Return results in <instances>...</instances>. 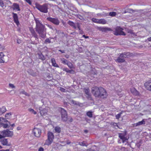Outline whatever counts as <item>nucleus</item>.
<instances>
[{
  "label": "nucleus",
  "mask_w": 151,
  "mask_h": 151,
  "mask_svg": "<svg viewBox=\"0 0 151 151\" xmlns=\"http://www.w3.org/2000/svg\"><path fill=\"white\" fill-rule=\"evenodd\" d=\"M99 19L95 18H92L91 19V21L97 24H99Z\"/></svg>",
  "instance_id": "obj_31"
},
{
  "label": "nucleus",
  "mask_w": 151,
  "mask_h": 151,
  "mask_svg": "<svg viewBox=\"0 0 151 151\" xmlns=\"http://www.w3.org/2000/svg\"><path fill=\"white\" fill-rule=\"evenodd\" d=\"M6 111V109L5 106H3L1 108H0V114H2Z\"/></svg>",
  "instance_id": "obj_26"
},
{
  "label": "nucleus",
  "mask_w": 151,
  "mask_h": 151,
  "mask_svg": "<svg viewBox=\"0 0 151 151\" xmlns=\"http://www.w3.org/2000/svg\"><path fill=\"white\" fill-rule=\"evenodd\" d=\"M82 37H84L86 39V38H88L89 37L88 36H85V35H83V36H82Z\"/></svg>",
  "instance_id": "obj_53"
},
{
  "label": "nucleus",
  "mask_w": 151,
  "mask_h": 151,
  "mask_svg": "<svg viewBox=\"0 0 151 151\" xmlns=\"http://www.w3.org/2000/svg\"><path fill=\"white\" fill-rule=\"evenodd\" d=\"M123 29L119 27H117L115 28L114 34L116 35H125V33L123 31Z\"/></svg>",
  "instance_id": "obj_7"
},
{
  "label": "nucleus",
  "mask_w": 151,
  "mask_h": 151,
  "mask_svg": "<svg viewBox=\"0 0 151 151\" xmlns=\"http://www.w3.org/2000/svg\"><path fill=\"white\" fill-rule=\"evenodd\" d=\"M0 6L2 7L4 6V3L2 0H0Z\"/></svg>",
  "instance_id": "obj_40"
},
{
  "label": "nucleus",
  "mask_w": 151,
  "mask_h": 151,
  "mask_svg": "<svg viewBox=\"0 0 151 151\" xmlns=\"http://www.w3.org/2000/svg\"><path fill=\"white\" fill-rule=\"evenodd\" d=\"M5 121H3L0 124V126L3 127L4 128H6L8 127L11 124L6 119H5Z\"/></svg>",
  "instance_id": "obj_12"
},
{
  "label": "nucleus",
  "mask_w": 151,
  "mask_h": 151,
  "mask_svg": "<svg viewBox=\"0 0 151 151\" xmlns=\"http://www.w3.org/2000/svg\"><path fill=\"white\" fill-rule=\"evenodd\" d=\"M68 23L70 26L73 27L74 28H76V26L75 24L73 22H72L70 20H69Z\"/></svg>",
  "instance_id": "obj_27"
},
{
  "label": "nucleus",
  "mask_w": 151,
  "mask_h": 151,
  "mask_svg": "<svg viewBox=\"0 0 151 151\" xmlns=\"http://www.w3.org/2000/svg\"><path fill=\"white\" fill-rule=\"evenodd\" d=\"M61 114V119L63 121H66L68 120L67 112L64 109L60 107L59 108Z\"/></svg>",
  "instance_id": "obj_6"
},
{
  "label": "nucleus",
  "mask_w": 151,
  "mask_h": 151,
  "mask_svg": "<svg viewBox=\"0 0 151 151\" xmlns=\"http://www.w3.org/2000/svg\"><path fill=\"white\" fill-rule=\"evenodd\" d=\"M61 61L62 63L65 65H67V63H68V61L64 58L61 59Z\"/></svg>",
  "instance_id": "obj_29"
},
{
  "label": "nucleus",
  "mask_w": 151,
  "mask_h": 151,
  "mask_svg": "<svg viewBox=\"0 0 151 151\" xmlns=\"http://www.w3.org/2000/svg\"><path fill=\"white\" fill-rule=\"evenodd\" d=\"M67 73H74V71L73 70H69L68 69Z\"/></svg>",
  "instance_id": "obj_46"
},
{
  "label": "nucleus",
  "mask_w": 151,
  "mask_h": 151,
  "mask_svg": "<svg viewBox=\"0 0 151 151\" xmlns=\"http://www.w3.org/2000/svg\"><path fill=\"white\" fill-rule=\"evenodd\" d=\"M22 93L23 94H25V95L27 96H29V94L27 93L26 92H25L24 91H22Z\"/></svg>",
  "instance_id": "obj_45"
},
{
  "label": "nucleus",
  "mask_w": 151,
  "mask_h": 151,
  "mask_svg": "<svg viewBox=\"0 0 151 151\" xmlns=\"http://www.w3.org/2000/svg\"><path fill=\"white\" fill-rule=\"evenodd\" d=\"M17 42L18 44H20L21 42V40L19 39H17Z\"/></svg>",
  "instance_id": "obj_50"
},
{
  "label": "nucleus",
  "mask_w": 151,
  "mask_h": 151,
  "mask_svg": "<svg viewBox=\"0 0 151 151\" xmlns=\"http://www.w3.org/2000/svg\"><path fill=\"white\" fill-rule=\"evenodd\" d=\"M28 110L30 112H31L34 114H36L37 113V112L35 111L33 109L30 108L28 109Z\"/></svg>",
  "instance_id": "obj_35"
},
{
  "label": "nucleus",
  "mask_w": 151,
  "mask_h": 151,
  "mask_svg": "<svg viewBox=\"0 0 151 151\" xmlns=\"http://www.w3.org/2000/svg\"><path fill=\"white\" fill-rule=\"evenodd\" d=\"M131 92L134 95L139 96V92L137 91L136 89L134 87L131 88L130 89Z\"/></svg>",
  "instance_id": "obj_16"
},
{
  "label": "nucleus",
  "mask_w": 151,
  "mask_h": 151,
  "mask_svg": "<svg viewBox=\"0 0 151 151\" xmlns=\"http://www.w3.org/2000/svg\"><path fill=\"white\" fill-rule=\"evenodd\" d=\"M48 27H50V25H48Z\"/></svg>",
  "instance_id": "obj_64"
},
{
  "label": "nucleus",
  "mask_w": 151,
  "mask_h": 151,
  "mask_svg": "<svg viewBox=\"0 0 151 151\" xmlns=\"http://www.w3.org/2000/svg\"><path fill=\"white\" fill-rule=\"evenodd\" d=\"M27 2L29 4L32 5V2L31 0H24Z\"/></svg>",
  "instance_id": "obj_44"
},
{
  "label": "nucleus",
  "mask_w": 151,
  "mask_h": 151,
  "mask_svg": "<svg viewBox=\"0 0 151 151\" xmlns=\"http://www.w3.org/2000/svg\"><path fill=\"white\" fill-rule=\"evenodd\" d=\"M113 125L114 126H117V123H113Z\"/></svg>",
  "instance_id": "obj_57"
},
{
  "label": "nucleus",
  "mask_w": 151,
  "mask_h": 151,
  "mask_svg": "<svg viewBox=\"0 0 151 151\" xmlns=\"http://www.w3.org/2000/svg\"><path fill=\"white\" fill-rule=\"evenodd\" d=\"M47 138L46 140L45 145H49L52 142L54 138L53 134L51 132L49 131L47 134Z\"/></svg>",
  "instance_id": "obj_5"
},
{
  "label": "nucleus",
  "mask_w": 151,
  "mask_h": 151,
  "mask_svg": "<svg viewBox=\"0 0 151 151\" xmlns=\"http://www.w3.org/2000/svg\"><path fill=\"white\" fill-rule=\"evenodd\" d=\"M39 58L42 60H44L45 59L44 56L42 53L39 55Z\"/></svg>",
  "instance_id": "obj_32"
},
{
  "label": "nucleus",
  "mask_w": 151,
  "mask_h": 151,
  "mask_svg": "<svg viewBox=\"0 0 151 151\" xmlns=\"http://www.w3.org/2000/svg\"><path fill=\"white\" fill-rule=\"evenodd\" d=\"M145 124V121L143 119L142 121L138 122L135 124H134L135 125V126H139L140 125H142V124Z\"/></svg>",
  "instance_id": "obj_22"
},
{
  "label": "nucleus",
  "mask_w": 151,
  "mask_h": 151,
  "mask_svg": "<svg viewBox=\"0 0 151 151\" xmlns=\"http://www.w3.org/2000/svg\"><path fill=\"white\" fill-rule=\"evenodd\" d=\"M106 23V21L104 19H99V24H105Z\"/></svg>",
  "instance_id": "obj_25"
},
{
  "label": "nucleus",
  "mask_w": 151,
  "mask_h": 151,
  "mask_svg": "<svg viewBox=\"0 0 151 151\" xmlns=\"http://www.w3.org/2000/svg\"><path fill=\"white\" fill-rule=\"evenodd\" d=\"M1 151H13L12 150H9V149H7L6 150H1Z\"/></svg>",
  "instance_id": "obj_55"
},
{
  "label": "nucleus",
  "mask_w": 151,
  "mask_h": 151,
  "mask_svg": "<svg viewBox=\"0 0 151 151\" xmlns=\"http://www.w3.org/2000/svg\"><path fill=\"white\" fill-rule=\"evenodd\" d=\"M1 143L3 145L9 146L10 145V144H9L7 139H3L1 141Z\"/></svg>",
  "instance_id": "obj_19"
},
{
  "label": "nucleus",
  "mask_w": 151,
  "mask_h": 151,
  "mask_svg": "<svg viewBox=\"0 0 151 151\" xmlns=\"http://www.w3.org/2000/svg\"><path fill=\"white\" fill-rule=\"evenodd\" d=\"M38 151H44L43 148L42 147H40L38 150Z\"/></svg>",
  "instance_id": "obj_52"
},
{
  "label": "nucleus",
  "mask_w": 151,
  "mask_h": 151,
  "mask_svg": "<svg viewBox=\"0 0 151 151\" xmlns=\"http://www.w3.org/2000/svg\"><path fill=\"white\" fill-rule=\"evenodd\" d=\"M148 41H151V37H150L149 38H148Z\"/></svg>",
  "instance_id": "obj_59"
},
{
  "label": "nucleus",
  "mask_w": 151,
  "mask_h": 151,
  "mask_svg": "<svg viewBox=\"0 0 151 151\" xmlns=\"http://www.w3.org/2000/svg\"><path fill=\"white\" fill-rule=\"evenodd\" d=\"M109 15L111 17H114L116 15V13L115 12H111L109 13Z\"/></svg>",
  "instance_id": "obj_36"
},
{
  "label": "nucleus",
  "mask_w": 151,
  "mask_h": 151,
  "mask_svg": "<svg viewBox=\"0 0 151 151\" xmlns=\"http://www.w3.org/2000/svg\"><path fill=\"white\" fill-rule=\"evenodd\" d=\"M60 90L62 92H66V90L63 88L60 87Z\"/></svg>",
  "instance_id": "obj_41"
},
{
  "label": "nucleus",
  "mask_w": 151,
  "mask_h": 151,
  "mask_svg": "<svg viewBox=\"0 0 151 151\" xmlns=\"http://www.w3.org/2000/svg\"><path fill=\"white\" fill-rule=\"evenodd\" d=\"M15 126V125H14V124H12L11 125V126L12 127H14V126Z\"/></svg>",
  "instance_id": "obj_61"
},
{
  "label": "nucleus",
  "mask_w": 151,
  "mask_h": 151,
  "mask_svg": "<svg viewBox=\"0 0 151 151\" xmlns=\"http://www.w3.org/2000/svg\"><path fill=\"white\" fill-rule=\"evenodd\" d=\"M36 26V30L38 34H40L41 32H43L45 28V26L40 21L37 19H35Z\"/></svg>",
  "instance_id": "obj_2"
},
{
  "label": "nucleus",
  "mask_w": 151,
  "mask_h": 151,
  "mask_svg": "<svg viewBox=\"0 0 151 151\" xmlns=\"http://www.w3.org/2000/svg\"><path fill=\"white\" fill-rule=\"evenodd\" d=\"M55 130L56 132L59 133L61 132L60 128L59 126L56 127L55 128Z\"/></svg>",
  "instance_id": "obj_28"
},
{
  "label": "nucleus",
  "mask_w": 151,
  "mask_h": 151,
  "mask_svg": "<svg viewBox=\"0 0 151 151\" xmlns=\"http://www.w3.org/2000/svg\"><path fill=\"white\" fill-rule=\"evenodd\" d=\"M4 62V57L0 58V63H3Z\"/></svg>",
  "instance_id": "obj_43"
},
{
  "label": "nucleus",
  "mask_w": 151,
  "mask_h": 151,
  "mask_svg": "<svg viewBox=\"0 0 151 151\" xmlns=\"http://www.w3.org/2000/svg\"><path fill=\"white\" fill-rule=\"evenodd\" d=\"M126 134L123 133H119V137L122 140V142L124 143L128 139L125 137Z\"/></svg>",
  "instance_id": "obj_15"
},
{
  "label": "nucleus",
  "mask_w": 151,
  "mask_h": 151,
  "mask_svg": "<svg viewBox=\"0 0 151 151\" xmlns=\"http://www.w3.org/2000/svg\"><path fill=\"white\" fill-rule=\"evenodd\" d=\"M19 127H17V129L18 130H19Z\"/></svg>",
  "instance_id": "obj_62"
},
{
  "label": "nucleus",
  "mask_w": 151,
  "mask_h": 151,
  "mask_svg": "<svg viewBox=\"0 0 151 151\" xmlns=\"http://www.w3.org/2000/svg\"><path fill=\"white\" fill-rule=\"evenodd\" d=\"M9 85L10 87H11L12 88H15V86L13 84L9 83Z\"/></svg>",
  "instance_id": "obj_47"
},
{
  "label": "nucleus",
  "mask_w": 151,
  "mask_h": 151,
  "mask_svg": "<svg viewBox=\"0 0 151 151\" xmlns=\"http://www.w3.org/2000/svg\"><path fill=\"white\" fill-rule=\"evenodd\" d=\"M4 137L2 134V135L0 134V139H1Z\"/></svg>",
  "instance_id": "obj_58"
},
{
  "label": "nucleus",
  "mask_w": 151,
  "mask_h": 151,
  "mask_svg": "<svg viewBox=\"0 0 151 151\" xmlns=\"http://www.w3.org/2000/svg\"><path fill=\"white\" fill-rule=\"evenodd\" d=\"M93 112L91 111H88L86 113V115L89 118H92L93 117Z\"/></svg>",
  "instance_id": "obj_23"
},
{
  "label": "nucleus",
  "mask_w": 151,
  "mask_h": 151,
  "mask_svg": "<svg viewBox=\"0 0 151 151\" xmlns=\"http://www.w3.org/2000/svg\"><path fill=\"white\" fill-rule=\"evenodd\" d=\"M2 148L1 146L0 145V149Z\"/></svg>",
  "instance_id": "obj_63"
},
{
  "label": "nucleus",
  "mask_w": 151,
  "mask_h": 151,
  "mask_svg": "<svg viewBox=\"0 0 151 151\" xmlns=\"http://www.w3.org/2000/svg\"><path fill=\"white\" fill-rule=\"evenodd\" d=\"M4 55L2 52H0V58H2L4 57Z\"/></svg>",
  "instance_id": "obj_51"
},
{
  "label": "nucleus",
  "mask_w": 151,
  "mask_h": 151,
  "mask_svg": "<svg viewBox=\"0 0 151 151\" xmlns=\"http://www.w3.org/2000/svg\"><path fill=\"white\" fill-rule=\"evenodd\" d=\"M130 55V53L127 52L126 53H123L120 54L119 57L117 59L115 60L116 62L119 63H122L125 62V60L124 58H128V56Z\"/></svg>",
  "instance_id": "obj_4"
},
{
  "label": "nucleus",
  "mask_w": 151,
  "mask_h": 151,
  "mask_svg": "<svg viewBox=\"0 0 151 151\" xmlns=\"http://www.w3.org/2000/svg\"><path fill=\"white\" fill-rule=\"evenodd\" d=\"M59 51L60 52L62 53H64L65 52L64 50H59Z\"/></svg>",
  "instance_id": "obj_54"
},
{
  "label": "nucleus",
  "mask_w": 151,
  "mask_h": 151,
  "mask_svg": "<svg viewBox=\"0 0 151 151\" xmlns=\"http://www.w3.org/2000/svg\"><path fill=\"white\" fill-rule=\"evenodd\" d=\"M35 5V7L40 12L44 13L48 12V6L47 4H45L40 5L38 3H36Z\"/></svg>",
  "instance_id": "obj_3"
},
{
  "label": "nucleus",
  "mask_w": 151,
  "mask_h": 151,
  "mask_svg": "<svg viewBox=\"0 0 151 151\" xmlns=\"http://www.w3.org/2000/svg\"><path fill=\"white\" fill-rule=\"evenodd\" d=\"M43 32H41L40 34H39L40 37L43 38H44L46 36V34H44L43 33Z\"/></svg>",
  "instance_id": "obj_38"
},
{
  "label": "nucleus",
  "mask_w": 151,
  "mask_h": 151,
  "mask_svg": "<svg viewBox=\"0 0 151 151\" xmlns=\"http://www.w3.org/2000/svg\"><path fill=\"white\" fill-rule=\"evenodd\" d=\"M1 134L4 137H11L13 135L12 131H10L9 129H7L4 130L1 132Z\"/></svg>",
  "instance_id": "obj_9"
},
{
  "label": "nucleus",
  "mask_w": 151,
  "mask_h": 151,
  "mask_svg": "<svg viewBox=\"0 0 151 151\" xmlns=\"http://www.w3.org/2000/svg\"><path fill=\"white\" fill-rule=\"evenodd\" d=\"M29 30L32 36L36 39H38V38L37 35L33 28L30 27L29 28Z\"/></svg>",
  "instance_id": "obj_17"
},
{
  "label": "nucleus",
  "mask_w": 151,
  "mask_h": 151,
  "mask_svg": "<svg viewBox=\"0 0 151 151\" xmlns=\"http://www.w3.org/2000/svg\"><path fill=\"white\" fill-rule=\"evenodd\" d=\"M46 19L48 21L51 22L56 25H58L60 23V22L57 18H52L49 17H47Z\"/></svg>",
  "instance_id": "obj_11"
},
{
  "label": "nucleus",
  "mask_w": 151,
  "mask_h": 151,
  "mask_svg": "<svg viewBox=\"0 0 151 151\" xmlns=\"http://www.w3.org/2000/svg\"><path fill=\"white\" fill-rule=\"evenodd\" d=\"M73 121V119L72 118H71L69 120V121L70 122H72Z\"/></svg>",
  "instance_id": "obj_56"
},
{
  "label": "nucleus",
  "mask_w": 151,
  "mask_h": 151,
  "mask_svg": "<svg viewBox=\"0 0 151 151\" xmlns=\"http://www.w3.org/2000/svg\"><path fill=\"white\" fill-rule=\"evenodd\" d=\"M11 115V114L10 113L6 114L5 115V117L7 119H8L10 117Z\"/></svg>",
  "instance_id": "obj_39"
},
{
  "label": "nucleus",
  "mask_w": 151,
  "mask_h": 151,
  "mask_svg": "<svg viewBox=\"0 0 151 151\" xmlns=\"http://www.w3.org/2000/svg\"><path fill=\"white\" fill-rule=\"evenodd\" d=\"M40 113L41 116H45L47 114L48 109L47 108L42 109V107L39 108Z\"/></svg>",
  "instance_id": "obj_14"
},
{
  "label": "nucleus",
  "mask_w": 151,
  "mask_h": 151,
  "mask_svg": "<svg viewBox=\"0 0 151 151\" xmlns=\"http://www.w3.org/2000/svg\"><path fill=\"white\" fill-rule=\"evenodd\" d=\"M68 68H64L63 69V71H65L67 73L68 72Z\"/></svg>",
  "instance_id": "obj_48"
},
{
  "label": "nucleus",
  "mask_w": 151,
  "mask_h": 151,
  "mask_svg": "<svg viewBox=\"0 0 151 151\" xmlns=\"http://www.w3.org/2000/svg\"><path fill=\"white\" fill-rule=\"evenodd\" d=\"M13 18L14 19V22L17 25L19 24V22L18 19V17L17 15V14L13 13Z\"/></svg>",
  "instance_id": "obj_18"
},
{
  "label": "nucleus",
  "mask_w": 151,
  "mask_h": 151,
  "mask_svg": "<svg viewBox=\"0 0 151 151\" xmlns=\"http://www.w3.org/2000/svg\"><path fill=\"white\" fill-rule=\"evenodd\" d=\"M122 112H120L117 115H116V119H119L121 115L122 114Z\"/></svg>",
  "instance_id": "obj_37"
},
{
  "label": "nucleus",
  "mask_w": 151,
  "mask_h": 151,
  "mask_svg": "<svg viewBox=\"0 0 151 151\" xmlns=\"http://www.w3.org/2000/svg\"><path fill=\"white\" fill-rule=\"evenodd\" d=\"M50 38L51 39H52V38H51V37H50L49 38H47L45 40V42H44L46 44L47 43H50L51 42L50 41Z\"/></svg>",
  "instance_id": "obj_33"
},
{
  "label": "nucleus",
  "mask_w": 151,
  "mask_h": 151,
  "mask_svg": "<svg viewBox=\"0 0 151 151\" xmlns=\"http://www.w3.org/2000/svg\"><path fill=\"white\" fill-rule=\"evenodd\" d=\"M71 103L76 105H78L79 104V103L77 101L72 100L71 101Z\"/></svg>",
  "instance_id": "obj_34"
},
{
  "label": "nucleus",
  "mask_w": 151,
  "mask_h": 151,
  "mask_svg": "<svg viewBox=\"0 0 151 151\" xmlns=\"http://www.w3.org/2000/svg\"><path fill=\"white\" fill-rule=\"evenodd\" d=\"M144 86L145 88L147 90L151 91V78L150 80L145 83Z\"/></svg>",
  "instance_id": "obj_13"
},
{
  "label": "nucleus",
  "mask_w": 151,
  "mask_h": 151,
  "mask_svg": "<svg viewBox=\"0 0 151 151\" xmlns=\"http://www.w3.org/2000/svg\"><path fill=\"white\" fill-rule=\"evenodd\" d=\"M67 65L70 69L73 68L75 69V68L73 66V65L71 63L68 61V63H67Z\"/></svg>",
  "instance_id": "obj_24"
},
{
  "label": "nucleus",
  "mask_w": 151,
  "mask_h": 151,
  "mask_svg": "<svg viewBox=\"0 0 151 151\" xmlns=\"http://www.w3.org/2000/svg\"><path fill=\"white\" fill-rule=\"evenodd\" d=\"M14 9H16L18 11H20V9L19 4L17 3H14L13 5Z\"/></svg>",
  "instance_id": "obj_21"
},
{
  "label": "nucleus",
  "mask_w": 151,
  "mask_h": 151,
  "mask_svg": "<svg viewBox=\"0 0 151 151\" xmlns=\"http://www.w3.org/2000/svg\"><path fill=\"white\" fill-rule=\"evenodd\" d=\"M79 145L81 146H87V145H86V144L85 143L84 141H83L82 142H81V143H80Z\"/></svg>",
  "instance_id": "obj_42"
},
{
  "label": "nucleus",
  "mask_w": 151,
  "mask_h": 151,
  "mask_svg": "<svg viewBox=\"0 0 151 151\" xmlns=\"http://www.w3.org/2000/svg\"><path fill=\"white\" fill-rule=\"evenodd\" d=\"M84 132L86 133H87L88 132V130H84Z\"/></svg>",
  "instance_id": "obj_60"
},
{
  "label": "nucleus",
  "mask_w": 151,
  "mask_h": 151,
  "mask_svg": "<svg viewBox=\"0 0 151 151\" xmlns=\"http://www.w3.org/2000/svg\"><path fill=\"white\" fill-rule=\"evenodd\" d=\"M91 92L95 98L104 99L107 98L108 96L106 90L101 87H93L91 88Z\"/></svg>",
  "instance_id": "obj_1"
},
{
  "label": "nucleus",
  "mask_w": 151,
  "mask_h": 151,
  "mask_svg": "<svg viewBox=\"0 0 151 151\" xmlns=\"http://www.w3.org/2000/svg\"><path fill=\"white\" fill-rule=\"evenodd\" d=\"M32 134L36 137H39L41 134V129L38 128H34L33 129Z\"/></svg>",
  "instance_id": "obj_8"
},
{
  "label": "nucleus",
  "mask_w": 151,
  "mask_h": 151,
  "mask_svg": "<svg viewBox=\"0 0 151 151\" xmlns=\"http://www.w3.org/2000/svg\"><path fill=\"white\" fill-rule=\"evenodd\" d=\"M51 62L53 66L58 68L59 67V66L56 63L55 60L54 58H52L51 59Z\"/></svg>",
  "instance_id": "obj_20"
},
{
  "label": "nucleus",
  "mask_w": 151,
  "mask_h": 151,
  "mask_svg": "<svg viewBox=\"0 0 151 151\" xmlns=\"http://www.w3.org/2000/svg\"><path fill=\"white\" fill-rule=\"evenodd\" d=\"M101 30L104 32H106L107 31H109L111 30V29L108 27H103L101 28Z\"/></svg>",
  "instance_id": "obj_30"
},
{
  "label": "nucleus",
  "mask_w": 151,
  "mask_h": 151,
  "mask_svg": "<svg viewBox=\"0 0 151 151\" xmlns=\"http://www.w3.org/2000/svg\"><path fill=\"white\" fill-rule=\"evenodd\" d=\"M84 91L86 94V96L88 100L93 101L92 96L90 93V90L88 88L84 89Z\"/></svg>",
  "instance_id": "obj_10"
},
{
  "label": "nucleus",
  "mask_w": 151,
  "mask_h": 151,
  "mask_svg": "<svg viewBox=\"0 0 151 151\" xmlns=\"http://www.w3.org/2000/svg\"><path fill=\"white\" fill-rule=\"evenodd\" d=\"M5 119L4 118L2 117H0V124L1 122L2 121H5Z\"/></svg>",
  "instance_id": "obj_49"
}]
</instances>
